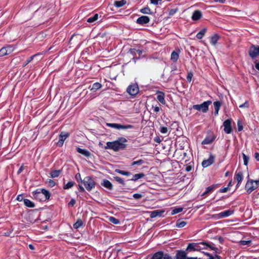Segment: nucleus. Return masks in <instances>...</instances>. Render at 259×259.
<instances>
[{
    "instance_id": "a19ab883",
    "label": "nucleus",
    "mask_w": 259,
    "mask_h": 259,
    "mask_svg": "<svg viewBox=\"0 0 259 259\" xmlns=\"http://www.w3.org/2000/svg\"><path fill=\"white\" fill-rule=\"evenodd\" d=\"M5 48L7 52L8 55L11 53L15 50V47L11 45L5 47Z\"/></svg>"
},
{
    "instance_id": "58836bf2",
    "label": "nucleus",
    "mask_w": 259,
    "mask_h": 259,
    "mask_svg": "<svg viewBox=\"0 0 259 259\" xmlns=\"http://www.w3.org/2000/svg\"><path fill=\"white\" fill-rule=\"evenodd\" d=\"M113 178L119 184H121L122 186H125V183L124 182V181L121 178L118 176H116L114 177Z\"/></svg>"
},
{
    "instance_id": "8fccbe9b",
    "label": "nucleus",
    "mask_w": 259,
    "mask_h": 259,
    "mask_svg": "<svg viewBox=\"0 0 259 259\" xmlns=\"http://www.w3.org/2000/svg\"><path fill=\"white\" fill-rule=\"evenodd\" d=\"M251 240H241L239 244L241 245H248L250 244Z\"/></svg>"
},
{
    "instance_id": "79ce46f5",
    "label": "nucleus",
    "mask_w": 259,
    "mask_h": 259,
    "mask_svg": "<svg viewBox=\"0 0 259 259\" xmlns=\"http://www.w3.org/2000/svg\"><path fill=\"white\" fill-rule=\"evenodd\" d=\"M183 208L182 207H177L175 208L172 210L171 211V214L174 215L177 213H178L179 212H181L182 211Z\"/></svg>"
},
{
    "instance_id": "0e129e2a",
    "label": "nucleus",
    "mask_w": 259,
    "mask_h": 259,
    "mask_svg": "<svg viewBox=\"0 0 259 259\" xmlns=\"http://www.w3.org/2000/svg\"><path fill=\"white\" fill-rule=\"evenodd\" d=\"M162 0H150V2L152 4L156 5L158 4V2Z\"/></svg>"
},
{
    "instance_id": "f257e3e1",
    "label": "nucleus",
    "mask_w": 259,
    "mask_h": 259,
    "mask_svg": "<svg viewBox=\"0 0 259 259\" xmlns=\"http://www.w3.org/2000/svg\"><path fill=\"white\" fill-rule=\"evenodd\" d=\"M209 248L213 250L215 253H220V250L215 247L214 243L211 242L203 241L199 243H189L186 248L187 252H192L195 251H200L201 249H206Z\"/></svg>"
},
{
    "instance_id": "c03bdc74",
    "label": "nucleus",
    "mask_w": 259,
    "mask_h": 259,
    "mask_svg": "<svg viewBox=\"0 0 259 259\" xmlns=\"http://www.w3.org/2000/svg\"><path fill=\"white\" fill-rule=\"evenodd\" d=\"M74 183L73 182H69L66 184L64 185L63 187L64 189H68L72 187L74 185Z\"/></svg>"
},
{
    "instance_id": "a211bd4d",
    "label": "nucleus",
    "mask_w": 259,
    "mask_h": 259,
    "mask_svg": "<svg viewBox=\"0 0 259 259\" xmlns=\"http://www.w3.org/2000/svg\"><path fill=\"white\" fill-rule=\"evenodd\" d=\"M243 178V174L241 170H236L235 172V179L237 181L236 187H238L241 184Z\"/></svg>"
},
{
    "instance_id": "0eeeda50",
    "label": "nucleus",
    "mask_w": 259,
    "mask_h": 259,
    "mask_svg": "<svg viewBox=\"0 0 259 259\" xmlns=\"http://www.w3.org/2000/svg\"><path fill=\"white\" fill-rule=\"evenodd\" d=\"M126 92L131 96H136L139 92V89L138 84L137 83H134L130 85L126 89Z\"/></svg>"
},
{
    "instance_id": "dca6fc26",
    "label": "nucleus",
    "mask_w": 259,
    "mask_h": 259,
    "mask_svg": "<svg viewBox=\"0 0 259 259\" xmlns=\"http://www.w3.org/2000/svg\"><path fill=\"white\" fill-rule=\"evenodd\" d=\"M33 197L39 201H45L44 199V196L42 195V192L40 191H38V189L33 192Z\"/></svg>"
},
{
    "instance_id": "864d4df0",
    "label": "nucleus",
    "mask_w": 259,
    "mask_h": 259,
    "mask_svg": "<svg viewBox=\"0 0 259 259\" xmlns=\"http://www.w3.org/2000/svg\"><path fill=\"white\" fill-rule=\"evenodd\" d=\"M75 178L78 182H81L82 183V180L81 178V175L79 173H77L76 174Z\"/></svg>"
},
{
    "instance_id": "e433bc0d",
    "label": "nucleus",
    "mask_w": 259,
    "mask_h": 259,
    "mask_svg": "<svg viewBox=\"0 0 259 259\" xmlns=\"http://www.w3.org/2000/svg\"><path fill=\"white\" fill-rule=\"evenodd\" d=\"M108 221L115 225H118L120 224V221L113 217H109Z\"/></svg>"
},
{
    "instance_id": "5701e85b",
    "label": "nucleus",
    "mask_w": 259,
    "mask_h": 259,
    "mask_svg": "<svg viewBox=\"0 0 259 259\" xmlns=\"http://www.w3.org/2000/svg\"><path fill=\"white\" fill-rule=\"evenodd\" d=\"M202 16V13L199 10L195 11L192 16V19L194 21L199 20Z\"/></svg>"
},
{
    "instance_id": "ddd939ff",
    "label": "nucleus",
    "mask_w": 259,
    "mask_h": 259,
    "mask_svg": "<svg viewBox=\"0 0 259 259\" xmlns=\"http://www.w3.org/2000/svg\"><path fill=\"white\" fill-rule=\"evenodd\" d=\"M245 188L248 194L251 193L254 190L257 188L256 185L253 183V180L248 181L246 184Z\"/></svg>"
},
{
    "instance_id": "473e14b6",
    "label": "nucleus",
    "mask_w": 259,
    "mask_h": 259,
    "mask_svg": "<svg viewBox=\"0 0 259 259\" xmlns=\"http://www.w3.org/2000/svg\"><path fill=\"white\" fill-rule=\"evenodd\" d=\"M206 32V28H203L201 29L197 34H196V37L198 39H201L204 35Z\"/></svg>"
},
{
    "instance_id": "e2e57ef3",
    "label": "nucleus",
    "mask_w": 259,
    "mask_h": 259,
    "mask_svg": "<svg viewBox=\"0 0 259 259\" xmlns=\"http://www.w3.org/2000/svg\"><path fill=\"white\" fill-rule=\"evenodd\" d=\"M75 203V200L74 199H71L68 203L69 206H73Z\"/></svg>"
},
{
    "instance_id": "f03ea898",
    "label": "nucleus",
    "mask_w": 259,
    "mask_h": 259,
    "mask_svg": "<svg viewBox=\"0 0 259 259\" xmlns=\"http://www.w3.org/2000/svg\"><path fill=\"white\" fill-rule=\"evenodd\" d=\"M127 140L125 138L119 137L115 141L107 142L105 149H112L115 152L124 150L127 147Z\"/></svg>"
},
{
    "instance_id": "f3484780",
    "label": "nucleus",
    "mask_w": 259,
    "mask_h": 259,
    "mask_svg": "<svg viewBox=\"0 0 259 259\" xmlns=\"http://www.w3.org/2000/svg\"><path fill=\"white\" fill-rule=\"evenodd\" d=\"M150 21V18L147 16H142L139 17L137 20V23L140 25H144Z\"/></svg>"
},
{
    "instance_id": "bb28decb",
    "label": "nucleus",
    "mask_w": 259,
    "mask_h": 259,
    "mask_svg": "<svg viewBox=\"0 0 259 259\" xmlns=\"http://www.w3.org/2000/svg\"><path fill=\"white\" fill-rule=\"evenodd\" d=\"M179 58V51H173L171 54L170 59L174 62H176Z\"/></svg>"
},
{
    "instance_id": "20e7f679",
    "label": "nucleus",
    "mask_w": 259,
    "mask_h": 259,
    "mask_svg": "<svg viewBox=\"0 0 259 259\" xmlns=\"http://www.w3.org/2000/svg\"><path fill=\"white\" fill-rule=\"evenodd\" d=\"M211 104V101H205L201 104H197L193 106L194 109L198 111H201L203 113H206L208 110V106Z\"/></svg>"
},
{
    "instance_id": "37998d69",
    "label": "nucleus",
    "mask_w": 259,
    "mask_h": 259,
    "mask_svg": "<svg viewBox=\"0 0 259 259\" xmlns=\"http://www.w3.org/2000/svg\"><path fill=\"white\" fill-rule=\"evenodd\" d=\"M141 12L145 14H151V10L149 7H145L143 9H142L140 10Z\"/></svg>"
},
{
    "instance_id": "774afa93",
    "label": "nucleus",
    "mask_w": 259,
    "mask_h": 259,
    "mask_svg": "<svg viewBox=\"0 0 259 259\" xmlns=\"http://www.w3.org/2000/svg\"><path fill=\"white\" fill-rule=\"evenodd\" d=\"M254 158L257 161H259V153H257V152L255 153Z\"/></svg>"
},
{
    "instance_id": "bf43d9fd",
    "label": "nucleus",
    "mask_w": 259,
    "mask_h": 259,
    "mask_svg": "<svg viewBox=\"0 0 259 259\" xmlns=\"http://www.w3.org/2000/svg\"><path fill=\"white\" fill-rule=\"evenodd\" d=\"M130 54H131L133 56H136L137 54V50L135 49H131L129 51Z\"/></svg>"
},
{
    "instance_id": "4be33fe9",
    "label": "nucleus",
    "mask_w": 259,
    "mask_h": 259,
    "mask_svg": "<svg viewBox=\"0 0 259 259\" xmlns=\"http://www.w3.org/2000/svg\"><path fill=\"white\" fill-rule=\"evenodd\" d=\"M215 140V137L213 135H211V136L206 137L202 142L201 144L202 145H207L210 144L212 143L214 140Z\"/></svg>"
},
{
    "instance_id": "a878e982",
    "label": "nucleus",
    "mask_w": 259,
    "mask_h": 259,
    "mask_svg": "<svg viewBox=\"0 0 259 259\" xmlns=\"http://www.w3.org/2000/svg\"><path fill=\"white\" fill-rule=\"evenodd\" d=\"M219 39V36L217 34H214L213 35L210 39V42L212 46H215L217 44V42Z\"/></svg>"
},
{
    "instance_id": "4d7b16f0",
    "label": "nucleus",
    "mask_w": 259,
    "mask_h": 259,
    "mask_svg": "<svg viewBox=\"0 0 259 259\" xmlns=\"http://www.w3.org/2000/svg\"><path fill=\"white\" fill-rule=\"evenodd\" d=\"M133 196L136 199H139L142 197V195L139 193H135L133 195Z\"/></svg>"
},
{
    "instance_id": "c9c22d12",
    "label": "nucleus",
    "mask_w": 259,
    "mask_h": 259,
    "mask_svg": "<svg viewBox=\"0 0 259 259\" xmlns=\"http://www.w3.org/2000/svg\"><path fill=\"white\" fill-rule=\"evenodd\" d=\"M115 172H116L118 174H119L120 175H122L123 176H129L131 175L130 172L122 170L119 169H115Z\"/></svg>"
},
{
    "instance_id": "c756f323",
    "label": "nucleus",
    "mask_w": 259,
    "mask_h": 259,
    "mask_svg": "<svg viewBox=\"0 0 259 259\" xmlns=\"http://www.w3.org/2000/svg\"><path fill=\"white\" fill-rule=\"evenodd\" d=\"M62 172L61 170H54L51 172L50 175L52 178H55L59 176Z\"/></svg>"
},
{
    "instance_id": "393cba45",
    "label": "nucleus",
    "mask_w": 259,
    "mask_h": 259,
    "mask_svg": "<svg viewBox=\"0 0 259 259\" xmlns=\"http://www.w3.org/2000/svg\"><path fill=\"white\" fill-rule=\"evenodd\" d=\"M38 191H40V192H42V195L44 196L45 201L50 199L51 194L49 191L45 189H38Z\"/></svg>"
},
{
    "instance_id": "49530a36",
    "label": "nucleus",
    "mask_w": 259,
    "mask_h": 259,
    "mask_svg": "<svg viewBox=\"0 0 259 259\" xmlns=\"http://www.w3.org/2000/svg\"><path fill=\"white\" fill-rule=\"evenodd\" d=\"M39 54H36L31 56L30 58H29L26 61L25 63L23 65V66H26L28 63H29L34 58V57L38 55Z\"/></svg>"
},
{
    "instance_id": "c85d7f7f",
    "label": "nucleus",
    "mask_w": 259,
    "mask_h": 259,
    "mask_svg": "<svg viewBox=\"0 0 259 259\" xmlns=\"http://www.w3.org/2000/svg\"><path fill=\"white\" fill-rule=\"evenodd\" d=\"M98 19V14H95L93 16H90L87 20V21L89 23H93Z\"/></svg>"
},
{
    "instance_id": "7c9ffc66",
    "label": "nucleus",
    "mask_w": 259,
    "mask_h": 259,
    "mask_svg": "<svg viewBox=\"0 0 259 259\" xmlns=\"http://www.w3.org/2000/svg\"><path fill=\"white\" fill-rule=\"evenodd\" d=\"M102 87V84L99 82H95L93 84L92 87L91 86L90 87V88H91V90H93L94 91H96L97 90L101 89Z\"/></svg>"
},
{
    "instance_id": "cd10ccee",
    "label": "nucleus",
    "mask_w": 259,
    "mask_h": 259,
    "mask_svg": "<svg viewBox=\"0 0 259 259\" xmlns=\"http://www.w3.org/2000/svg\"><path fill=\"white\" fill-rule=\"evenodd\" d=\"M221 103L220 101H215L213 103V106L214 108V114L217 115L219 113L220 107L221 106Z\"/></svg>"
},
{
    "instance_id": "ea45409f",
    "label": "nucleus",
    "mask_w": 259,
    "mask_h": 259,
    "mask_svg": "<svg viewBox=\"0 0 259 259\" xmlns=\"http://www.w3.org/2000/svg\"><path fill=\"white\" fill-rule=\"evenodd\" d=\"M186 222L185 221H181L178 220L176 223V227L179 228H183L186 225Z\"/></svg>"
},
{
    "instance_id": "6e6552de",
    "label": "nucleus",
    "mask_w": 259,
    "mask_h": 259,
    "mask_svg": "<svg viewBox=\"0 0 259 259\" xmlns=\"http://www.w3.org/2000/svg\"><path fill=\"white\" fill-rule=\"evenodd\" d=\"M233 210L229 209L221 212L218 214H213L212 217L215 219H220L228 217L233 213Z\"/></svg>"
},
{
    "instance_id": "13d9d810",
    "label": "nucleus",
    "mask_w": 259,
    "mask_h": 259,
    "mask_svg": "<svg viewBox=\"0 0 259 259\" xmlns=\"http://www.w3.org/2000/svg\"><path fill=\"white\" fill-rule=\"evenodd\" d=\"M48 183L49 184V185L51 187H53L55 185V182L51 179H49L48 181Z\"/></svg>"
},
{
    "instance_id": "2eb2a0df",
    "label": "nucleus",
    "mask_w": 259,
    "mask_h": 259,
    "mask_svg": "<svg viewBox=\"0 0 259 259\" xmlns=\"http://www.w3.org/2000/svg\"><path fill=\"white\" fill-rule=\"evenodd\" d=\"M219 186L218 184L212 185L206 188L205 191L201 194L202 196L208 195L211 193Z\"/></svg>"
},
{
    "instance_id": "052dcab7",
    "label": "nucleus",
    "mask_w": 259,
    "mask_h": 259,
    "mask_svg": "<svg viewBox=\"0 0 259 259\" xmlns=\"http://www.w3.org/2000/svg\"><path fill=\"white\" fill-rule=\"evenodd\" d=\"M228 187H224L220 189L219 192L220 193H225L229 190Z\"/></svg>"
},
{
    "instance_id": "680f3d73",
    "label": "nucleus",
    "mask_w": 259,
    "mask_h": 259,
    "mask_svg": "<svg viewBox=\"0 0 259 259\" xmlns=\"http://www.w3.org/2000/svg\"><path fill=\"white\" fill-rule=\"evenodd\" d=\"M152 108L153 109V111L155 113H158L160 110V108L158 107V106H152Z\"/></svg>"
},
{
    "instance_id": "a18cd8bd",
    "label": "nucleus",
    "mask_w": 259,
    "mask_h": 259,
    "mask_svg": "<svg viewBox=\"0 0 259 259\" xmlns=\"http://www.w3.org/2000/svg\"><path fill=\"white\" fill-rule=\"evenodd\" d=\"M144 163V161L142 159H139L137 161H133L132 164H131V165L132 166H133V165H142V164H143Z\"/></svg>"
},
{
    "instance_id": "f704fd0d",
    "label": "nucleus",
    "mask_w": 259,
    "mask_h": 259,
    "mask_svg": "<svg viewBox=\"0 0 259 259\" xmlns=\"http://www.w3.org/2000/svg\"><path fill=\"white\" fill-rule=\"evenodd\" d=\"M126 3V1L125 0L115 1L114 3V6L117 8H120L124 6Z\"/></svg>"
},
{
    "instance_id": "09e8293b",
    "label": "nucleus",
    "mask_w": 259,
    "mask_h": 259,
    "mask_svg": "<svg viewBox=\"0 0 259 259\" xmlns=\"http://www.w3.org/2000/svg\"><path fill=\"white\" fill-rule=\"evenodd\" d=\"M7 55H8L7 52L4 47L0 50V57H3Z\"/></svg>"
},
{
    "instance_id": "3c124183",
    "label": "nucleus",
    "mask_w": 259,
    "mask_h": 259,
    "mask_svg": "<svg viewBox=\"0 0 259 259\" xmlns=\"http://www.w3.org/2000/svg\"><path fill=\"white\" fill-rule=\"evenodd\" d=\"M193 76V74L192 72H188L187 76V80L188 82H190L192 80V78Z\"/></svg>"
},
{
    "instance_id": "aec40b11",
    "label": "nucleus",
    "mask_w": 259,
    "mask_h": 259,
    "mask_svg": "<svg viewBox=\"0 0 259 259\" xmlns=\"http://www.w3.org/2000/svg\"><path fill=\"white\" fill-rule=\"evenodd\" d=\"M164 212V210H155L150 212V218H155L157 217H161L163 213Z\"/></svg>"
},
{
    "instance_id": "603ef678",
    "label": "nucleus",
    "mask_w": 259,
    "mask_h": 259,
    "mask_svg": "<svg viewBox=\"0 0 259 259\" xmlns=\"http://www.w3.org/2000/svg\"><path fill=\"white\" fill-rule=\"evenodd\" d=\"M237 127H238V131L239 132H240L243 130V125L241 121L238 120L237 121Z\"/></svg>"
},
{
    "instance_id": "39448f33",
    "label": "nucleus",
    "mask_w": 259,
    "mask_h": 259,
    "mask_svg": "<svg viewBox=\"0 0 259 259\" xmlns=\"http://www.w3.org/2000/svg\"><path fill=\"white\" fill-rule=\"evenodd\" d=\"M106 125L108 127L117 130H126L133 128V125L131 124L121 125L116 123H106Z\"/></svg>"
},
{
    "instance_id": "423d86ee",
    "label": "nucleus",
    "mask_w": 259,
    "mask_h": 259,
    "mask_svg": "<svg viewBox=\"0 0 259 259\" xmlns=\"http://www.w3.org/2000/svg\"><path fill=\"white\" fill-rule=\"evenodd\" d=\"M151 259H172V257L168 253L159 251L154 253Z\"/></svg>"
},
{
    "instance_id": "6ab92c4d",
    "label": "nucleus",
    "mask_w": 259,
    "mask_h": 259,
    "mask_svg": "<svg viewBox=\"0 0 259 259\" xmlns=\"http://www.w3.org/2000/svg\"><path fill=\"white\" fill-rule=\"evenodd\" d=\"M157 99L162 104L165 105L166 101L165 100V94L163 92L161 91H158L157 92Z\"/></svg>"
},
{
    "instance_id": "f8f14e48",
    "label": "nucleus",
    "mask_w": 259,
    "mask_h": 259,
    "mask_svg": "<svg viewBox=\"0 0 259 259\" xmlns=\"http://www.w3.org/2000/svg\"><path fill=\"white\" fill-rule=\"evenodd\" d=\"M69 136V133L62 132L59 136V141L57 145L62 147L63 145L64 141Z\"/></svg>"
},
{
    "instance_id": "9b49d317",
    "label": "nucleus",
    "mask_w": 259,
    "mask_h": 259,
    "mask_svg": "<svg viewBox=\"0 0 259 259\" xmlns=\"http://www.w3.org/2000/svg\"><path fill=\"white\" fill-rule=\"evenodd\" d=\"M248 53L252 59L255 58L259 55V46L252 45L250 47Z\"/></svg>"
},
{
    "instance_id": "de8ad7c7",
    "label": "nucleus",
    "mask_w": 259,
    "mask_h": 259,
    "mask_svg": "<svg viewBox=\"0 0 259 259\" xmlns=\"http://www.w3.org/2000/svg\"><path fill=\"white\" fill-rule=\"evenodd\" d=\"M242 156H243V162H244V164L245 165H247L248 164V160H249V157H248L247 156H246L245 154L243 153L242 154Z\"/></svg>"
},
{
    "instance_id": "412c9836",
    "label": "nucleus",
    "mask_w": 259,
    "mask_h": 259,
    "mask_svg": "<svg viewBox=\"0 0 259 259\" xmlns=\"http://www.w3.org/2000/svg\"><path fill=\"white\" fill-rule=\"evenodd\" d=\"M101 185L104 187L111 190L113 189V185L112 183L108 180L104 179L101 183Z\"/></svg>"
},
{
    "instance_id": "5fc2aeb1",
    "label": "nucleus",
    "mask_w": 259,
    "mask_h": 259,
    "mask_svg": "<svg viewBox=\"0 0 259 259\" xmlns=\"http://www.w3.org/2000/svg\"><path fill=\"white\" fill-rule=\"evenodd\" d=\"M160 131L162 134H166L168 132V130L166 127L162 126L160 127Z\"/></svg>"
},
{
    "instance_id": "9d476101",
    "label": "nucleus",
    "mask_w": 259,
    "mask_h": 259,
    "mask_svg": "<svg viewBox=\"0 0 259 259\" xmlns=\"http://www.w3.org/2000/svg\"><path fill=\"white\" fill-rule=\"evenodd\" d=\"M187 251L178 250L176 251V255L172 259H189L190 257L187 256Z\"/></svg>"
},
{
    "instance_id": "4c0bfd02",
    "label": "nucleus",
    "mask_w": 259,
    "mask_h": 259,
    "mask_svg": "<svg viewBox=\"0 0 259 259\" xmlns=\"http://www.w3.org/2000/svg\"><path fill=\"white\" fill-rule=\"evenodd\" d=\"M83 225V222L80 219H78L75 223L73 224V228L74 229H78Z\"/></svg>"
},
{
    "instance_id": "1a4fd4ad",
    "label": "nucleus",
    "mask_w": 259,
    "mask_h": 259,
    "mask_svg": "<svg viewBox=\"0 0 259 259\" xmlns=\"http://www.w3.org/2000/svg\"><path fill=\"white\" fill-rule=\"evenodd\" d=\"M232 119L231 118L225 120L223 122V126L224 127V132L227 134H231L233 131L231 123Z\"/></svg>"
},
{
    "instance_id": "6e6d98bb",
    "label": "nucleus",
    "mask_w": 259,
    "mask_h": 259,
    "mask_svg": "<svg viewBox=\"0 0 259 259\" xmlns=\"http://www.w3.org/2000/svg\"><path fill=\"white\" fill-rule=\"evenodd\" d=\"M248 107H249V103H248V101H246L244 103L239 105V108H248Z\"/></svg>"
},
{
    "instance_id": "b1692460",
    "label": "nucleus",
    "mask_w": 259,
    "mask_h": 259,
    "mask_svg": "<svg viewBox=\"0 0 259 259\" xmlns=\"http://www.w3.org/2000/svg\"><path fill=\"white\" fill-rule=\"evenodd\" d=\"M76 151L77 152L81 154L82 155L87 157H89L91 155L90 152L87 149H83L77 147L76 149Z\"/></svg>"
},
{
    "instance_id": "69168bd1",
    "label": "nucleus",
    "mask_w": 259,
    "mask_h": 259,
    "mask_svg": "<svg viewBox=\"0 0 259 259\" xmlns=\"http://www.w3.org/2000/svg\"><path fill=\"white\" fill-rule=\"evenodd\" d=\"M207 259H221V257L218 255L215 254L214 256H211L210 257Z\"/></svg>"
},
{
    "instance_id": "2f4dec72",
    "label": "nucleus",
    "mask_w": 259,
    "mask_h": 259,
    "mask_svg": "<svg viewBox=\"0 0 259 259\" xmlns=\"http://www.w3.org/2000/svg\"><path fill=\"white\" fill-rule=\"evenodd\" d=\"M144 176L145 175L143 173L135 174L133 176L131 181L135 182L140 179L143 178Z\"/></svg>"
},
{
    "instance_id": "72a5a7b5",
    "label": "nucleus",
    "mask_w": 259,
    "mask_h": 259,
    "mask_svg": "<svg viewBox=\"0 0 259 259\" xmlns=\"http://www.w3.org/2000/svg\"><path fill=\"white\" fill-rule=\"evenodd\" d=\"M24 203L26 206L28 207L33 208L35 206L34 204L30 200L27 199H24Z\"/></svg>"
},
{
    "instance_id": "7ed1b4c3",
    "label": "nucleus",
    "mask_w": 259,
    "mask_h": 259,
    "mask_svg": "<svg viewBox=\"0 0 259 259\" xmlns=\"http://www.w3.org/2000/svg\"><path fill=\"white\" fill-rule=\"evenodd\" d=\"M82 184L88 191H91L96 186V182L90 176L85 177L82 180Z\"/></svg>"
},
{
    "instance_id": "4468645a",
    "label": "nucleus",
    "mask_w": 259,
    "mask_h": 259,
    "mask_svg": "<svg viewBox=\"0 0 259 259\" xmlns=\"http://www.w3.org/2000/svg\"><path fill=\"white\" fill-rule=\"evenodd\" d=\"M214 161V157L210 154L209 158L206 160H204L202 162V166L203 167H207L211 165Z\"/></svg>"
},
{
    "instance_id": "338daca9",
    "label": "nucleus",
    "mask_w": 259,
    "mask_h": 259,
    "mask_svg": "<svg viewBox=\"0 0 259 259\" xmlns=\"http://www.w3.org/2000/svg\"><path fill=\"white\" fill-rule=\"evenodd\" d=\"M78 189L80 192H84L85 191L84 188L82 186L78 185Z\"/></svg>"
}]
</instances>
